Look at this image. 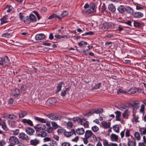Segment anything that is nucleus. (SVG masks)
Instances as JSON below:
<instances>
[{
	"instance_id": "nucleus-54",
	"label": "nucleus",
	"mask_w": 146,
	"mask_h": 146,
	"mask_svg": "<svg viewBox=\"0 0 146 146\" xmlns=\"http://www.w3.org/2000/svg\"><path fill=\"white\" fill-rule=\"evenodd\" d=\"M68 89V88H67L66 90L63 91H62V92H61V95L63 97H64L65 96L66 93V90Z\"/></svg>"
},
{
	"instance_id": "nucleus-61",
	"label": "nucleus",
	"mask_w": 146,
	"mask_h": 146,
	"mask_svg": "<svg viewBox=\"0 0 146 146\" xmlns=\"http://www.w3.org/2000/svg\"><path fill=\"white\" fill-rule=\"evenodd\" d=\"M123 23L124 24H126L129 26H132V25H131V22L130 21H127L125 22H123Z\"/></svg>"
},
{
	"instance_id": "nucleus-17",
	"label": "nucleus",
	"mask_w": 146,
	"mask_h": 146,
	"mask_svg": "<svg viewBox=\"0 0 146 146\" xmlns=\"http://www.w3.org/2000/svg\"><path fill=\"white\" fill-rule=\"evenodd\" d=\"M108 8L109 10L111 12H114L116 10L115 5L112 3L109 5Z\"/></svg>"
},
{
	"instance_id": "nucleus-6",
	"label": "nucleus",
	"mask_w": 146,
	"mask_h": 146,
	"mask_svg": "<svg viewBox=\"0 0 146 146\" xmlns=\"http://www.w3.org/2000/svg\"><path fill=\"white\" fill-rule=\"evenodd\" d=\"M20 139L23 140L28 141L29 140V138L27 134L23 132L20 133L19 136Z\"/></svg>"
},
{
	"instance_id": "nucleus-30",
	"label": "nucleus",
	"mask_w": 146,
	"mask_h": 146,
	"mask_svg": "<svg viewBox=\"0 0 146 146\" xmlns=\"http://www.w3.org/2000/svg\"><path fill=\"white\" fill-rule=\"evenodd\" d=\"M139 104L138 103L133 102L131 104V105L134 108L138 109L139 106Z\"/></svg>"
},
{
	"instance_id": "nucleus-41",
	"label": "nucleus",
	"mask_w": 146,
	"mask_h": 146,
	"mask_svg": "<svg viewBox=\"0 0 146 146\" xmlns=\"http://www.w3.org/2000/svg\"><path fill=\"white\" fill-rule=\"evenodd\" d=\"M53 128L52 127H48L45 130V131L49 133H50L52 132V131Z\"/></svg>"
},
{
	"instance_id": "nucleus-21",
	"label": "nucleus",
	"mask_w": 146,
	"mask_h": 146,
	"mask_svg": "<svg viewBox=\"0 0 146 146\" xmlns=\"http://www.w3.org/2000/svg\"><path fill=\"white\" fill-rule=\"evenodd\" d=\"M53 18H57L59 19H61V17L60 16L57 15L56 14H53L50 15L48 17V19H51Z\"/></svg>"
},
{
	"instance_id": "nucleus-28",
	"label": "nucleus",
	"mask_w": 146,
	"mask_h": 146,
	"mask_svg": "<svg viewBox=\"0 0 146 146\" xmlns=\"http://www.w3.org/2000/svg\"><path fill=\"white\" fill-rule=\"evenodd\" d=\"M94 113L99 114L102 113L103 112V110L102 109L99 108L98 109H93Z\"/></svg>"
},
{
	"instance_id": "nucleus-37",
	"label": "nucleus",
	"mask_w": 146,
	"mask_h": 146,
	"mask_svg": "<svg viewBox=\"0 0 146 146\" xmlns=\"http://www.w3.org/2000/svg\"><path fill=\"white\" fill-rule=\"evenodd\" d=\"M54 36L56 38H58V39L60 38H64L66 39L67 38V36L66 35H65L64 36H61L60 35L56 34Z\"/></svg>"
},
{
	"instance_id": "nucleus-7",
	"label": "nucleus",
	"mask_w": 146,
	"mask_h": 146,
	"mask_svg": "<svg viewBox=\"0 0 146 146\" xmlns=\"http://www.w3.org/2000/svg\"><path fill=\"white\" fill-rule=\"evenodd\" d=\"M0 58L3 60L2 61L3 64L4 63L5 65H8L10 63L9 59L7 56H5L4 57H1Z\"/></svg>"
},
{
	"instance_id": "nucleus-31",
	"label": "nucleus",
	"mask_w": 146,
	"mask_h": 146,
	"mask_svg": "<svg viewBox=\"0 0 146 146\" xmlns=\"http://www.w3.org/2000/svg\"><path fill=\"white\" fill-rule=\"evenodd\" d=\"M1 125L2 126V128L6 131L8 130V128H7L5 123L4 121H2L0 123Z\"/></svg>"
},
{
	"instance_id": "nucleus-8",
	"label": "nucleus",
	"mask_w": 146,
	"mask_h": 146,
	"mask_svg": "<svg viewBox=\"0 0 146 146\" xmlns=\"http://www.w3.org/2000/svg\"><path fill=\"white\" fill-rule=\"evenodd\" d=\"M7 15L4 16L3 18L1 19V24L3 25L9 21V20L7 18Z\"/></svg>"
},
{
	"instance_id": "nucleus-18",
	"label": "nucleus",
	"mask_w": 146,
	"mask_h": 146,
	"mask_svg": "<svg viewBox=\"0 0 146 146\" xmlns=\"http://www.w3.org/2000/svg\"><path fill=\"white\" fill-rule=\"evenodd\" d=\"M84 132V130L82 128H78L76 130V133L79 135H82Z\"/></svg>"
},
{
	"instance_id": "nucleus-4",
	"label": "nucleus",
	"mask_w": 146,
	"mask_h": 146,
	"mask_svg": "<svg viewBox=\"0 0 146 146\" xmlns=\"http://www.w3.org/2000/svg\"><path fill=\"white\" fill-rule=\"evenodd\" d=\"M85 137L86 138H89L92 137L93 138H96V136L92 131L88 130L86 131L85 134Z\"/></svg>"
},
{
	"instance_id": "nucleus-64",
	"label": "nucleus",
	"mask_w": 146,
	"mask_h": 146,
	"mask_svg": "<svg viewBox=\"0 0 146 146\" xmlns=\"http://www.w3.org/2000/svg\"><path fill=\"white\" fill-rule=\"evenodd\" d=\"M15 94L14 95L15 96H17L19 94V90L18 89H16L15 90Z\"/></svg>"
},
{
	"instance_id": "nucleus-44",
	"label": "nucleus",
	"mask_w": 146,
	"mask_h": 146,
	"mask_svg": "<svg viewBox=\"0 0 146 146\" xmlns=\"http://www.w3.org/2000/svg\"><path fill=\"white\" fill-rule=\"evenodd\" d=\"M123 118H125L126 116H128V110H125L123 113Z\"/></svg>"
},
{
	"instance_id": "nucleus-19",
	"label": "nucleus",
	"mask_w": 146,
	"mask_h": 146,
	"mask_svg": "<svg viewBox=\"0 0 146 146\" xmlns=\"http://www.w3.org/2000/svg\"><path fill=\"white\" fill-rule=\"evenodd\" d=\"M19 117L20 118L26 116L27 113V112L25 111H20L18 113Z\"/></svg>"
},
{
	"instance_id": "nucleus-59",
	"label": "nucleus",
	"mask_w": 146,
	"mask_h": 146,
	"mask_svg": "<svg viewBox=\"0 0 146 146\" xmlns=\"http://www.w3.org/2000/svg\"><path fill=\"white\" fill-rule=\"evenodd\" d=\"M7 117L11 120H13L14 119L13 115L10 114H9Z\"/></svg>"
},
{
	"instance_id": "nucleus-5",
	"label": "nucleus",
	"mask_w": 146,
	"mask_h": 146,
	"mask_svg": "<svg viewBox=\"0 0 146 146\" xmlns=\"http://www.w3.org/2000/svg\"><path fill=\"white\" fill-rule=\"evenodd\" d=\"M95 7V4L94 3H90V4L89 9L87 10V12L88 13L96 12V9Z\"/></svg>"
},
{
	"instance_id": "nucleus-35",
	"label": "nucleus",
	"mask_w": 146,
	"mask_h": 146,
	"mask_svg": "<svg viewBox=\"0 0 146 146\" xmlns=\"http://www.w3.org/2000/svg\"><path fill=\"white\" fill-rule=\"evenodd\" d=\"M101 85V83H99L96 84L94 87L92 88V90H94L97 89H99Z\"/></svg>"
},
{
	"instance_id": "nucleus-50",
	"label": "nucleus",
	"mask_w": 146,
	"mask_h": 146,
	"mask_svg": "<svg viewBox=\"0 0 146 146\" xmlns=\"http://www.w3.org/2000/svg\"><path fill=\"white\" fill-rule=\"evenodd\" d=\"M10 36V34L8 33H5L2 35V36L5 38H9Z\"/></svg>"
},
{
	"instance_id": "nucleus-34",
	"label": "nucleus",
	"mask_w": 146,
	"mask_h": 146,
	"mask_svg": "<svg viewBox=\"0 0 146 146\" xmlns=\"http://www.w3.org/2000/svg\"><path fill=\"white\" fill-rule=\"evenodd\" d=\"M134 136L137 140H139L141 139V137L140 136L139 133L137 132H136L134 134Z\"/></svg>"
},
{
	"instance_id": "nucleus-27",
	"label": "nucleus",
	"mask_w": 146,
	"mask_h": 146,
	"mask_svg": "<svg viewBox=\"0 0 146 146\" xmlns=\"http://www.w3.org/2000/svg\"><path fill=\"white\" fill-rule=\"evenodd\" d=\"M64 118V117L61 115H55L54 114V120H60L61 119H63Z\"/></svg>"
},
{
	"instance_id": "nucleus-10",
	"label": "nucleus",
	"mask_w": 146,
	"mask_h": 146,
	"mask_svg": "<svg viewBox=\"0 0 146 146\" xmlns=\"http://www.w3.org/2000/svg\"><path fill=\"white\" fill-rule=\"evenodd\" d=\"M25 131L27 133L30 135H33L35 132L34 130L30 127H27L25 129Z\"/></svg>"
},
{
	"instance_id": "nucleus-42",
	"label": "nucleus",
	"mask_w": 146,
	"mask_h": 146,
	"mask_svg": "<svg viewBox=\"0 0 146 146\" xmlns=\"http://www.w3.org/2000/svg\"><path fill=\"white\" fill-rule=\"evenodd\" d=\"M92 130L94 132L97 131L99 130V128L96 126H94L92 127Z\"/></svg>"
},
{
	"instance_id": "nucleus-47",
	"label": "nucleus",
	"mask_w": 146,
	"mask_h": 146,
	"mask_svg": "<svg viewBox=\"0 0 146 146\" xmlns=\"http://www.w3.org/2000/svg\"><path fill=\"white\" fill-rule=\"evenodd\" d=\"M11 131L13 132L14 135H16L19 133V129H16L15 130L12 131Z\"/></svg>"
},
{
	"instance_id": "nucleus-13",
	"label": "nucleus",
	"mask_w": 146,
	"mask_h": 146,
	"mask_svg": "<svg viewBox=\"0 0 146 146\" xmlns=\"http://www.w3.org/2000/svg\"><path fill=\"white\" fill-rule=\"evenodd\" d=\"M73 134L76 135V133L74 129H72L70 131V132H66L64 133V134L65 136L67 137H70Z\"/></svg>"
},
{
	"instance_id": "nucleus-3",
	"label": "nucleus",
	"mask_w": 146,
	"mask_h": 146,
	"mask_svg": "<svg viewBox=\"0 0 146 146\" xmlns=\"http://www.w3.org/2000/svg\"><path fill=\"white\" fill-rule=\"evenodd\" d=\"M34 128L37 132L45 130L46 129V126L44 124L40 123L34 126Z\"/></svg>"
},
{
	"instance_id": "nucleus-26",
	"label": "nucleus",
	"mask_w": 146,
	"mask_h": 146,
	"mask_svg": "<svg viewBox=\"0 0 146 146\" xmlns=\"http://www.w3.org/2000/svg\"><path fill=\"white\" fill-rule=\"evenodd\" d=\"M125 11L128 13L132 14L133 12V10L130 7L128 6L125 8Z\"/></svg>"
},
{
	"instance_id": "nucleus-49",
	"label": "nucleus",
	"mask_w": 146,
	"mask_h": 146,
	"mask_svg": "<svg viewBox=\"0 0 146 146\" xmlns=\"http://www.w3.org/2000/svg\"><path fill=\"white\" fill-rule=\"evenodd\" d=\"M103 144L104 146H109V145L108 142L105 139L103 141Z\"/></svg>"
},
{
	"instance_id": "nucleus-60",
	"label": "nucleus",
	"mask_w": 146,
	"mask_h": 146,
	"mask_svg": "<svg viewBox=\"0 0 146 146\" xmlns=\"http://www.w3.org/2000/svg\"><path fill=\"white\" fill-rule=\"evenodd\" d=\"M43 140L44 142H46L50 141L51 139L50 137H46L44 138Z\"/></svg>"
},
{
	"instance_id": "nucleus-48",
	"label": "nucleus",
	"mask_w": 146,
	"mask_h": 146,
	"mask_svg": "<svg viewBox=\"0 0 146 146\" xmlns=\"http://www.w3.org/2000/svg\"><path fill=\"white\" fill-rule=\"evenodd\" d=\"M46 116L51 119L54 120V114L53 113L49 114Z\"/></svg>"
},
{
	"instance_id": "nucleus-29",
	"label": "nucleus",
	"mask_w": 146,
	"mask_h": 146,
	"mask_svg": "<svg viewBox=\"0 0 146 146\" xmlns=\"http://www.w3.org/2000/svg\"><path fill=\"white\" fill-rule=\"evenodd\" d=\"M139 131L140 134L141 135L144 134L146 135V128H140L139 129Z\"/></svg>"
},
{
	"instance_id": "nucleus-40",
	"label": "nucleus",
	"mask_w": 146,
	"mask_h": 146,
	"mask_svg": "<svg viewBox=\"0 0 146 146\" xmlns=\"http://www.w3.org/2000/svg\"><path fill=\"white\" fill-rule=\"evenodd\" d=\"M139 118V116H135L134 118L132 119V121L133 122L134 121L136 123L139 122V121L138 120Z\"/></svg>"
},
{
	"instance_id": "nucleus-46",
	"label": "nucleus",
	"mask_w": 146,
	"mask_h": 146,
	"mask_svg": "<svg viewBox=\"0 0 146 146\" xmlns=\"http://www.w3.org/2000/svg\"><path fill=\"white\" fill-rule=\"evenodd\" d=\"M108 25L107 23H105L103 24L102 26V28L104 29H108Z\"/></svg>"
},
{
	"instance_id": "nucleus-53",
	"label": "nucleus",
	"mask_w": 146,
	"mask_h": 146,
	"mask_svg": "<svg viewBox=\"0 0 146 146\" xmlns=\"http://www.w3.org/2000/svg\"><path fill=\"white\" fill-rule=\"evenodd\" d=\"M57 132L58 134H60L64 133V130L63 129H59L58 130Z\"/></svg>"
},
{
	"instance_id": "nucleus-1",
	"label": "nucleus",
	"mask_w": 146,
	"mask_h": 146,
	"mask_svg": "<svg viewBox=\"0 0 146 146\" xmlns=\"http://www.w3.org/2000/svg\"><path fill=\"white\" fill-rule=\"evenodd\" d=\"M9 142L10 143L13 145H17L19 143L18 139L14 136H11L9 139Z\"/></svg>"
},
{
	"instance_id": "nucleus-20",
	"label": "nucleus",
	"mask_w": 146,
	"mask_h": 146,
	"mask_svg": "<svg viewBox=\"0 0 146 146\" xmlns=\"http://www.w3.org/2000/svg\"><path fill=\"white\" fill-rule=\"evenodd\" d=\"M116 114V120L118 121H120L121 119L120 117L121 116V112L119 111H117L115 112Z\"/></svg>"
},
{
	"instance_id": "nucleus-63",
	"label": "nucleus",
	"mask_w": 146,
	"mask_h": 146,
	"mask_svg": "<svg viewBox=\"0 0 146 146\" xmlns=\"http://www.w3.org/2000/svg\"><path fill=\"white\" fill-rule=\"evenodd\" d=\"M41 136L43 137H46L47 135V134L44 131H42L41 133Z\"/></svg>"
},
{
	"instance_id": "nucleus-39",
	"label": "nucleus",
	"mask_w": 146,
	"mask_h": 146,
	"mask_svg": "<svg viewBox=\"0 0 146 146\" xmlns=\"http://www.w3.org/2000/svg\"><path fill=\"white\" fill-rule=\"evenodd\" d=\"M7 12L9 13L11 12L12 9V7L11 5H8L6 8Z\"/></svg>"
},
{
	"instance_id": "nucleus-45",
	"label": "nucleus",
	"mask_w": 146,
	"mask_h": 146,
	"mask_svg": "<svg viewBox=\"0 0 146 146\" xmlns=\"http://www.w3.org/2000/svg\"><path fill=\"white\" fill-rule=\"evenodd\" d=\"M68 12L66 11H63L61 14V15L60 16H61V19L63 17H65L68 14Z\"/></svg>"
},
{
	"instance_id": "nucleus-24",
	"label": "nucleus",
	"mask_w": 146,
	"mask_h": 146,
	"mask_svg": "<svg viewBox=\"0 0 146 146\" xmlns=\"http://www.w3.org/2000/svg\"><path fill=\"white\" fill-rule=\"evenodd\" d=\"M125 8L122 5H120L117 8L118 11L120 13H123L125 11Z\"/></svg>"
},
{
	"instance_id": "nucleus-15",
	"label": "nucleus",
	"mask_w": 146,
	"mask_h": 146,
	"mask_svg": "<svg viewBox=\"0 0 146 146\" xmlns=\"http://www.w3.org/2000/svg\"><path fill=\"white\" fill-rule=\"evenodd\" d=\"M110 138L112 141L117 142L118 140V136L114 134H112L111 135Z\"/></svg>"
},
{
	"instance_id": "nucleus-52",
	"label": "nucleus",
	"mask_w": 146,
	"mask_h": 146,
	"mask_svg": "<svg viewBox=\"0 0 146 146\" xmlns=\"http://www.w3.org/2000/svg\"><path fill=\"white\" fill-rule=\"evenodd\" d=\"M27 86L24 84H23L21 87V90L23 91H25L27 89Z\"/></svg>"
},
{
	"instance_id": "nucleus-14",
	"label": "nucleus",
	"mask_w": 146,
	"mask_h": 146,
	"mask_svg": "<svg viewBox=\"0 0 146 146\" xmlns=\"http://www.w3.org/2000/svg\"><path fill=\"white\" fill-rule=\"evenodd\" d=\"M57 102L56 99L54 98H49L47 101V103H49L50 105L54 104Z\"/></svg>"
},
{
	"instance_id": "nucleus-57",
	"label": "nucleus",
	"mask_w": 146,
	"mask_h": 146,
	"mask_svg": "<svg viewBox=\"0 0 146 146\" xmlns=\"http://www.w3.org/2000/svg\"><path fill=\"white\" fill-rule=\"evenodd\" d=\"M62 146H70V144L68 142H64L62 144Z\"/></svg>"
},
{
	"instance_id": "nucleus-12",
	"label": "nucleus",
	"mask_w": 146,
	"mask_h": 146,
	"mask_svg": "<svg viewBox=\"0 0 146 146\" xmlns=\"http://www.w3.org/2000/svg\"><path fill=\"white\" fill-rule=\"evenodd\" d=\"M45 35L43 34H39L36 35L35 38L36 40H42L45 38Z\"/></svg>"
},
{
	"instance_id": "nucleus-36",
	"label": "nucleus",
	"mask_w": 146,
	"mask_h": 146,
	"mask_svg": "<svg viewBox=\"0 0 146 146\" xmlns=\"http://www.w3.org/2000/svg\"><path fill=\"white\" fill-rule=\"evenodd\" d=\"M62 87V83H60L58 84L57 86V90L56 91V93L57 94L58 93L59 91H60L61 90V88Z\"/></svg>"
},
{
	"instance_id": "nucleus-11",
	"label": "nucleus",
	"mask_w": 146,
	"mask_h": 146,
	"mask_svg": "<svg viewBox=\"0 0 146 146\" xmlns=\"http://www.w3.org/2000/svg\"><path fill=\"white\" fill-rule=\"evenodd\" d=\"M132 15L135 18H140L142 17L143 16V13L140 12H133Z\"/></svg>"
},
{
	"instance_id": "nucleus-16",
	"label": "nucleus",
	"mask_w": 146,
	"mask_h": 146,
	"mask_svg": "<svg viewBox=\"0 0 146 146\" xmlns=\"http://www.w3.org/2000/svg\"><path fill=\"white\" fill-rule=\"evenodd\" d=\"M39 143V140L36 139L31 140L30 141L31 145L34 146H36Z\"/></svg>"
},
{
	"instance_id": "nucleus-33",
	"label": "nucleus",
	"mask_w": 146,
	"mask_h": 146,
	"mask_svg": "<svg viewBox=\"0 0 146 146\" xmlns=\"http://www.w3.org/2000/svg\"><path fill=\"white\" fill-rule=\"evenodd\" d=\"M51 123L52 127L54 129H56L58 127V125L55 122L51 121Z\"/></svg>"
},
{
	"instance_id": "nucleus-38",
	"label": "nucleus",
	"mask_w": 146,
	"mask_h": 146,
	"mask_svg": "<svg viewBox=\"0 0 146 146\" xmlns=\"http://www.w3.org/2000/svg\"><path fill=\"white\" fill-rule=\"evenodd\" d=\"M136 143L135 141L133 142L132 141H129L128 142V146H131V145L134 146V145L135 146H136Z\"/></svg>"
},
{
	"instance_id": "nucleus-43",
	"label": "nucleus",
	"mask_w": 146,
	"mask_h": 146,
	"mask_svg": "<svg viewBox=\"0 0 146 146\" xmlns=\"http://www.w3.org/2000/svg\"><path fill=\"white\" fill-rule=\"evenodd\" d=\"M94 113L93 109L91 110L90 111L88 112V113H86L85 114V115L86 116H90L92 115Z\"/></svg>"
},
{
	"instance_id": "nucleus-58",
	"label": "nucleus",
	"mask_w": 146,
	"mask_h": 146,
	"mask_svg": "<svg viewBox=\"0 0 146 146\" xmlns=\"http://www.w3.org/2000/svg\"><path fill=\"white\" fill-rule=\"evenodd\" d=\"M136 9L137 10H141L143 9V7H141V5L138 4L136 5Z\"/></svg>"
},
{
	"instance_id": "nucleus-2",
	"label": "nucleus",
	"mask_w": 146,
	"mask_h": 146,
	"mask_svg": "<svg viewBox=\"0 0 146 146\" xmlns=\"http://www.w3.org/2000/svg\"><path fill=\"white\" fill-rule=\"evenodd\" d=\"M36 20V17L35 16L33 15H31L29 17H26V19L24 20V21L26 23H29L31 22H35Z\"/></svg>"
},
{
	"instance_id": "nucleus-56",
	"label": "nucleus",
	"mask_w": 146,
	"mask_h": 146,
	"mask_svg": "<svg viewBox=\"0 0 146 146\" xmlns=\"http://www.w3.org/2000/svg\"><path fill=\"white\" fill-rule=\"evenodd\" d=\"M66 124L68 128L71 127L72 126V123L70 121H69Z\"/></svg>"
},
{
	"instance_id": "nucleus-23",
	"label": "nucleus",
	"mask_w": 146,
	"mask_h": 146,
	"mask_svg": "<svg viewBox=\"0 0 146 146\" xmlns=\"http://www.w3.org/2000/svg\"><path fill=\"white\" fill-rule=\"evenodd\" d=\"M102 124L104 128H107L110 127V123L109 122H107L103 121L102 123Z\"/></svg>"
},
{
	"instance_id": "nucleus-32",
	"label": "nucleus",
	"mask_w": 146,
	"mask_h": 146,
	"mask_svg": "<svg viewBox=\"0 0 146 146\" xmlns=\"http://www.w3.org/2000/svg\"><path fill=\"white\" fill-rule=\"evenodd\" d=\"M114 130L116 132L118 133L119 131V128L118 125H114L113 126Z\"/></svg>"
},
{
	"instance_id": "nucleus-62",
	"label": "nucleus",
	"mask_w": 146,
	"mask_h": 146,
	"mask_svg": "<svg viewBox=\"0 0 146 146\" xmlns=\"http://www.w3.org/2000/svg\"><path fill=\"white\" fill-rule=\"evenodd\" d=\"M130 131L129 129H127L125 132V136L126 137H128L130 136Z\"/></svg>"
},
{
	"instance_id": "nucleus-9",
	"label": "nucleus",
	"mask_w": 146,
	"mask_h": 146,
	"mask_svg": "<svg viewBox=\"0 0 146 146\" xmlns=\"http://www.w3.org/2000/svg\"><path fill=\"white\" fill-rule=\"evenodd\" d=\"M21 121L24 124H27L30 126H33V124L32 122L29 119H23Z\"/></svg>"
},
{
	"instance_id": "nucleus-51",
	"label": "nucleus",
	"mask_w": 146,
	"mask_h": 146,
	"mask_svg": "<svg viewBox=\"0 0 146 146\" xmlns=\"http://www.w3.org/2000/svg\"><path fill=\"white\" fill-rule=\"evenodd\" d=\"M106 8L105 3H103V5H102V7L100 10L102 12H104V11L106 10Z\"/></svg>"
},
{
	"instance_id": "nucleus-25",
	"label": "nucleus",
	"mask_w": 146,
	"mask_h": 146,
	"mask_svg": "<svg viewBox=\"0 0 146 146\" xmlns=\"http://www.w3.org/2000/svg\"><path fill=\"white\" fill-rule=\"evenodd\" d=\"M35 119L42 123H45L46 122V119L43 118H40L36 117H35Z\"/></svg>"
},
{
	"instance_id": "nucleus-22",
	"label": "nucleus",
	"mask_w": 146,
	"mask_h": 146,
	"mask_svg": "<svg viewBox=\"0 0 146 146\" xmlns=\"http://www.w3.org/2000/svg\"><path fill=\"white\" fill-rule=\"evenodd\" d=\"M73 120L74 121H77L78 123L82 125L83 122V120L82 119L77 117H74L73 118Z\"/></svg>"
},
{
	"instance_id": "nucleus-55",
	"label": "nucleus",
	"mask_w": 146,
	"mask_h": 146,
	"mask_svg": "<svg viewBox=\"0 0 146 146\" xmlns=\"http://www.w3.org/2000/svg\"><path fill=\"white\" fill-rule=\"evenodd\" d=\"M6 143L5 141L2 140L0 141V146H4Z\"/></svg>"
}]
</instances>
